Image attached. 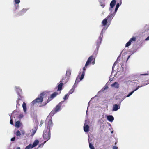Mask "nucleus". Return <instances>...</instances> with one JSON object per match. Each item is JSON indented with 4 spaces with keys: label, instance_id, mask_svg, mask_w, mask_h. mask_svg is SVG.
Wrapping results in <instances>:
<instances>
[{
    "label": "nucleus",
    "instance_id": "nucleus-7",
    "mask_svg": "<svg viewBox=\"0 0 149 149\" xmlns=\"http://www.w3.org/2000/svg\"><path fill=\"white\" fill-rule=\"evenodd\" d=\"M103 37V33L102 31L100 33V35L99 36L98 40H97V42L96 43V45L97 46H99V45L100 44L101 41L102 40V38Z\"/></svg>",
    "mask_w": 149,
    "mask_h": 149
},
{
    "label": "nucleus",
    "instance_id": "nucleus-41",
    "mask_svg": "<svg viewBox=\"0 0 149 149\" xmlns=\"http://www.w3.org/2000/svg\"><path fill=\"white\" fill-rule=\"evenodd\" d=\"M148 74H140V75H147Z\"/></svg>",
    "mask_w": 149,
    "mask_h": 149
},
{
    "label": "nucleus",
    "instance_id": "nucleus-5",
    "mask_svg": "<svg viewBox=\"0 0 149 149\" xmlns=\"http://www.w3.org/2000/svg\"><path fill=\"white\" fill-rule=\"evenodd\" d=\"M79 82V78L77 77L76 79L75 84L72 86V88L69 92V94H71L73 92L75 89V87L76 86V84Z\"/></svg>",
    "mask_w": 149,
    "mask_h": 149
},
{
    "label": "nucleus",
    "instance_id": "nucleus-3",
    "mask_svg": "<svg viewBox=\"0 0 149 149\" xmlns=\"http://www.w3.org/2000/svg\"><path fill=\"white\" fill-rule=\"evenodd\" d=\"M63 102V101L60 102L56 107L52 110L50 112L49 115L47 117H49L48 119H51L52 120V117L56 113L59 111L61 110V107L62 104Z\"/></svg>",
    "mask_w": 149,
    "mask_h": 149
},
{
    "label": "nucleus",
    "instance_id": "nucleus-39",
    "mask_svg": "<svg viewBox=\"0 0 149 149\" xmlns=\"http://www.w3.org/2000/svg\"><path fill=\"white\" fill-rule=\"evenodd\" d=\"M83 71L85 72V70H86L85 67H83Z\"/></svg>",
    "mask_w": 149,
    "mask_h": 149
},
{
    "label": "nucleus",
    "instance_id": "nucleus-32",
    "mask_svg": "<svg viewBox=\"0 0 149 149\" xmlns=\"http://www.w3.org/2000/svg\"><path fill=\"white\" fill-rule=\"evenodd\" d=\"M145 85H143V86H138L133 91H136L140 87H141Z\"/></svg>",
    "mask_w": 149,
    "mask_h": 149
},
{
    "label": "nucleus",
    "instance_id": "nucleus-43",
    "mask_svg": "<svg viewBox=\"0 0 149 149\" xmlns=\"http://www.w3.org/2000/svg\"><path fill=\"white\" fill-rule=\"evenodd\" d=\"M20 149V148L19 147H17V149Z\"/></svg>",
    "mask_w": 149,
    "mask_h": 149
},
{
    "label": "nucleus",
    "instance_id": "nucleus-19",
    "mask_svg": "<svg viewBox=\"0 0 149 149\" xmlns=\"http://www.w3.org/2000/svg\"><path fill=\"white\" fill-rule=\"evenodd\" d=\"M39 142V141L38 140H36L34 141L33 145H32V147H34L38 145Z\"/></svg>",
    "mask_w": 149,
    "mask_h": 149
},
{
    "label": "nucleus",
    "instance_id": "nucleus-11",
    "mask_svg": "<svg viewBox=\"0 0 149 149\" xmlns=\"http://www.w3.org/2000/svg\"><path fill=\"white\" fill-rule=\"evenodd\" d=\"M23 98V97L21 95H19V97L16 100V107H17L19 106H20V104H19V100H21V99Z\"/></svg>",
    "mask_w": 149,
    "mask_h": 149
},
{
    "label": "nucleus",
    "instance_id": "nucleus-36",
    "mask_svg": "<svg viewBox=\"0 0 149 149\" xmlns=\"http://www.w3.org/2000/svg\"><path fill=\"white\" fill-rule=\"evenodd\" d=\"M108 88V86H105V88H104V89H107Z\"/></svg>",
    "mask_w": 149,
    "mask_h": 149
},
{
    "label": "nucleus",
    "instance_id": "nucleus-46",
    "mask_svg": "<svg viewBox=\"0 0 149 149\" xmlns=\"http://www.w3.org/2000/svg\"><path fill=\"white\" fill-rule=\"evenodd\" d=\"M111 133H113V131H111Z\"/></svg>",
    "mask_w": 149,
    "mask_h": 149
},
{
    "label": "nucleus",
    "instance_id": "nucleus-30",
    "mask_svg": "<svg viewBox=\"0 0 149 149\" xmlns=\"http://www.w3.org/2000/svg\"><path fill=\"white\" fill-rule=\"evenodd\" d=\"M14 1L15 4H19L20 2V0H14Z\"/></svg>",
    "mask_w": 149,
    "mask_h": 149
},
{
    "label": "nucleus",
    "instance_id": "nucleus-4",
    "mask_svg": "<svg viewBox=\"0 0 149 149\" xmlns=\"http://www.w3.org/2000/svg\"><path fill=\"white\" fill-rule=\"evenodd\" d=\"M58 93L57 92H54L51 95L50 97H48V99L47 100L46 102L45 103L43 104L42 105L40 106V107L45 106L50 101L52 100L58 94Z\"/></svg>",
    "mask_w": 149,
    "mask_h": 149
},
{
    "label": "nucleus",
    "instance_id": "nucleus-18",
    "mask_svg": "<svg viewBox=\"0 0 149 149\" xmlns=\"http://www.w3.org/2000/svg\"><path fill=\"white\" fill-rule=\"evenodd\" d=\"M111 86L112 87H114L116 88H118L119 87V84L117 82H115L112 84L111 85Z\"/></svg>",
    "mask_w": 149,
    "mask_h": 149
},
{
    "label": "nucleus",
    "instance_id": "nucleus-44",
    "mask_svg": "<svg viewBox=\"0 0 149 149\" xmlns=\"http://www.w3.org/2000/svg\"><path fill=\"white\" fill-rule=\"evenodd\" d=\"M46 141H45L43 143H46Z\"/></svg>",
    "mask_w": 149,
    "mask_h": 149
},
{
    "label": "nucleus",
    "instance_id": "nucleus-17",
    "mask_svg": "<svg viewBox=\"0 0 149 149\" xmlns=\"http://www.w3.org/2000/svg\"><path fill=\"white\" fill-rule=\"evenodd\" d=\"M89 127L88 125H84V130L85 132H87L89 131Z\"/></svg>",
    "mask_w": 149,
    "mask_h": 149
},
{
    "label": "nucleus",
    "instance_id": "nucleus-26",
    "mask_svg": "<svg viewBox=\"0 0 149 149\" xmlns=\"http://www.w3.org/2000/svg\"><path fill=\"white\" fill-rule=\"evenodd\" d=\"M16 134L17 136H19L21 134L20 131L19 130H17L16 132Z\"/></svg>",
    "mask_w": 149,
    "mask_h": 149
},
{
    "label": "nucleus",
    "instance_id": "nucleus-50",
    "mask_svg": "<svg viewBox=\"0 0 149 149\" xmlns=\"http://www.w3.org/2000/svg\"><path fill=\"white\" fill-rule=\"evenodd\" d=\"M111 8H110V10H111Z\"/></svg>",
    "mask_w": 149,
    "mask_h": 149
},
{
    "label": "nucleus",
    "instance_id": "nucleus-13",
    "mask_svg": "<svg viewBox=\"0 0 149 149\" xmlns=\"http://www.w3.org/2000/svg\"><path fill=\"white\" fill-rule=\"evenodd\" d=\"M116 1V0H112L111 2L110 5L111 9H112L115 6Z\"/></svg>",
    "mask_w": 149,
    "mask_h": 149
},
{
    "label": "nucleus",
    "instance_id": "nucleus-20",
    "mask_svg": "<svg viewBox=\"0 0 149 149\" xmlns=\"http://www.w3.org/2000/svg\"><path fill=\"white\" fill-rule=\"evenodd\" d=\"M27 9H23L20 11L18 13V15L20 16L22 15L27 11Z\"/></svg>",
    "mask_w": 149,
    "mask_h": 149
},
{
    "label": "nucleus",
    "instance_id": "nucleus-31",
    "mask_svg": "<svg viewBox=\"0 0 149 149\" xmlns=\"http://www.w3.org/2000/svg\"><path fill=\"white\" fill-rule=\"evenodd\" d=\"M134 92V91H133L131 92L127 96V97H128L130 96L131 95H132V94Z\"/></svg>",
    "mask_w": 149,
    "mask_h": 149
},
{
    "label": "nucleus",
    "instance_id": "nucleus-12",
    "mask_svg": "<svg viewBox=\"0 0 149 149\" xmlns=\"http://www.w3.org/2000/svg\"><path fill=\"white\" fill-rule=\"evenodd\" d=\"M121 3H122L121 0H120L119 2L117 3L115 9V13H116V11H117L119 7L121 5Z\"/></svg>",
    "mask_w": 149,
    "mask_h": 149
},
{
    "label": "nucleus",
    "instance_id": "nucleus-23",
    "mask_svg": "<svg viewBox=\"0 0 149 149\" xmlns=\"http://www.w3.org/2000/svg\"><path fill=\"white\" fill-rule=\"evenodd\" d=\"M15 126L17 128H19L20 126V123L19 121H17L16 122Z\"/></svg>",
    "mask_w": 149,
    "mask_h": 149
},
{
    "label": "nucleus",
    "instance_id": "nucleus-10",
    "mask_svg": "<svg viewBox=\"0 0 149 149\" xmlns=\"http://www.w3.org/2000/svg\"><path fill=\"white\" fill-rule=\"evenodd\" d=\"M120 106L119 105L117 104H114L113 105V110L116 111L120 108Z\"/></svg>",
    "mask_w": 149,
    "mask_h": 149
},
{
    "label": "nucleus",
    "instance_id": "nucleus-34",
    "mask_svg": "<svg viewBox=\"0 0 149 149\" xmlns=\"http://www.w3.org/2000/svg\"><path fill=\"white\" fill-rule=\"evenodd\" d=\"M10 124H11L13 125V120L12 119H11L10 120Z\"/></svg>",
    "mask_w": 149,
    "mask_h": 149
},
{
    "label": "nucleus",
    "instance_id": "nucleus-37",
    "mask_svg": "<svg viewBox=\"0 0 149 149\" xmlns=\"http://www.w3.org/2000/svg\"><path fill=\"white\" fill-rule=\"evenodd\" d=\"M145 40H149V36L147 37L145 39Z\"/></svg>",
    "mask_w": 149,
    "mask_h": 149
},
{
    "label": "nucleus",
    "instance_id": "nucleus-15",
    "mask_svg": "<svg viewBox=\"0 0 149 149\" xmlns=\"http://www.w3.org/2000/svg\"><path fill=\"white\" fill-rule=\"evenodd\" d=\"M113 14H111L109 15L106 18L107 19L108 21H109V22H110L111 20L113 18V16H114L115 15L114 14L113 15V14Z\"/></svg>",
    "mask_w": 149,
    "mask_h": 149
},
{
    "label": "nucleus",
    "instance_id": "nucleus-28",
    "mask_svg": "<svg viewBox=\"0 0 149 149\" xmlns=\"http://www.w3.org/2000/svg\"><path fill=\"white\" fill-rule=\"evenodd\" d=\"M44 123V121L43 120H41L40 122V123L39 126L40 127H41L42 126V124H43Z\"/></svg>",
    "mask_w": 149,
    "mask_h": 149
},
{
    "label": "nucleus",
    "instance_id": "nucleus-42",
    "mask_svg": "<svg viewBox=\"0 0 149 149\" xmlns=\"http://www.w3.org/2000/svg\"><path fill=\"white\" fill-rule=\"evenodd\" d=\"M130 55L129 56H128L127 59V60H128V58H129V57H130Z\"/></svg>",
    "mask_w": 149,
    "mask_h": 149
},
{
    "label": "nucleus",
    "instance_id": "nucleus-27",
    "mask_svg": "<svg viewBox=\"0 0 149 149\" xmlns=\"http://www.w3.org/2000/svg\"><path fill=\"white\" fill-rule=\"evenodd\" d=\"M89 146L91 149H95L93 144L91 143H89Z\"/></svg>",
    "mask_w": 149,
    "mask_h": 149
},
{
    "label": "nucleus",
    "instance_id": "nucleus-21",
    "mask_svg": "<svg viewBox=\"0 0 149 149\" xmlns=\"http://www.w3.org/2000/svg\"><path fill=\"white\" fill-rule=\"evenodd\" d=\"M71 71L70 70H68L66 71V76L68 78H69L71 75Z\"/></svg>",
    "mask_w": 149,
    "mask_h": 149
},
{
    "label": "nucleus",
    "instance_id": "nucleus-16",
    "mask_svg": "<svg viewBox=\"0 0 149 149\" xmlns=\"http://www.w3.org/2000/svg\"><path fill=\"white\" fill-rule=\"evenodd\" d=\"M107 119L109 121L112 122L114 120V118L112 115L108 116L107 117Z\"/></svg>",
    "mask_w": 149,
    "mask_h": 149
},
{
    "label": "nucleus",
    "instance_id": "nucleus-14",
    "mask_svg": "<svg viewBox=\"0 0 149 149\" xmlns=\"http://www.w3.org/2000/svg\"><path fill=\"white\" fill-rule=\"evenodd\" d=\"M108 21L107 18H105L104 19L102 22V26H105L107 25Z\"/></svg>",
    "mask_w": 149,
    "mask_h": 149
},
{
    "label": "nucleus",
    "instance_id": "nucleus-33",
    "mask_svg": "<svg viewBox=\"0 0 149 149\" xmlns=\"http://www.w3.org/2000/svg\"><path fill=\"white\" fill-rule=\"evenodd\" d=\"M15 137H14L11 139V141H13L15 140Z\"/></svg>",
    "mask_w": 149,
    "mask_h": 149
},
{
    "label": "nucleus",
    "instance_id": "nucleus-25",
    "mask_svg": "<svg viewBox=\"0 0 149 149\" xmlns=\"http://www.w3.org/2000/svg\"><path fill=\"white\" fill-rule=\"evenodd\" d=\"M84 72H83L82 73V74L80 77L79 78L80 81L81 80L83 79V78H84Z\"/></svg>",
    "mask_w": 149,
    "mask_h": 149
},
{
    "label": "nucleus",
    "instance_id": "nucleus-48",
    "mask_svg": "<svg viewBox=\"0 0 149 149\" xmlns=\"http://www.w3.org/2000/svg\"><path fill=\"white\" fill-rule=\"evenodd\" d=\"M20 90L21 91H22V90L21 89H20Z\"/></svg>",
    "mask_w": 149,
    "mask_h": 149
},
{
    "label": "nucleus",
    "instance_id": "nucleus-38",
    "mask_svg": "<svg viewBox=\"0 0 149 149\" xmlns=\"http://www.w3.org/2000/svg\"><path fill=\"white\" fill-rule=\"evenodd\" d=\"M95 63V59H94V60H93V61L92 62V63L93 65V64H94Z\"/></svg>",
    "mask_w": 149,
    "mask_h": 149
},
{
    "label": "nucleus",
    "instance_id": "nucleus-1",
    "mask_svg": "<svg viewBox=\"0 0 149 149\" xmlns=\"http://www.w3.org/2000/svg\"><path fill=\"white\" fill-rule=\"evenodd\" d=\"M49 117H47L46 120L45 127L43 131V137L45 140L48 141L51 137L50 130L53 126V123L51 119H48Z\"/></svg>",
    "mask_w": 149,
    "mask_h": 149
},
{
    "label": "nucleus",
    "instance_id": "nucleus-35",
    "mask_svg": "<svg viewBox=\"0 0 149 149\" xmlns=\"http://www.w3.org/2000/svg\"><path fill=\"white\" fill-rule=\"evenodd\" d=\"M113 149H118V147L116 146H114L113 147Z\"/></svg>",
    "mask_w": 149,
    "mask_h": 149
},
{
    "label": "nucleus",
    "instance_id": "nucleus-40",
    "mask_svg": "<svg viewBox=\"0 0 149 149\" xmlns=\"http://www.w3.org/2000/svg\"><path fill=\"white\" fill-rule=\"evenodd\" d=\"M19 116H20V118H22L23 117V115H22V114H20V115H19Z\"/></svg>",
    "mask_w": 149,
    "mask_h": 149
},
{
    "label": "nucleus",
    "instance_id": "nucleus-8",
    "mask_svg": "<svg viewBox=\"0 0 149 149\" xmlns=\"http://www.w3.org/2000/svg\"><path fill=\"white\" fill-rule=\"evenodd\" d=\"M93 59V56H90L88 58L85 65V67H86L91 63Z\"/></svg>",
    "mask_w": 149,
    "mask_h": 149
},
{
    "label": "nucleus",
    "instance_id": "nucleus-9",
    "mask_svg": "<svg viewBox=\"0 0 149 149\" xmlns=\"http://www.w3.org/2000/svg\"><path fill=\"white\" fill-rule=\"evenodd\" d=\"M136 40V38L134 37H133L129 40V41L125 45L126 47H128L129 46L131 43V42L133 41H134Z\"/></svg>",
    "mask_w": 149,
    "mask_h": 149
},
{
    "label": "nucleus",
    "instance_id": "nucleus-6",
    "mask_svg": "<svg viewBox=\"0 0 149 149\" xmlns=\"http://www.w3.org/2000/svg\"><path fill=\"white\" fill-rule=\"evenodd\" d=\"M65 78H63L62 79V80L60 81V83L57 86L58 89L57 91H60L59 93L61 92V91L62 89V86H63V83L62 82L63 81V80L64 79H65Z\"/></svg>",
    "mask_w": 149,
    "mask_h": 149
},
{
    "label": "nucleus",
    "instance_id": "nucleus-29",
    "mask_svg": "<svg viewBox=\"0 0 149 149\" xmlns=\"http://www.w3.org/2000/svg\"><path fill=\"white\" fill-rule=\"evenodd\" d=\"M68 96H69V95H68V94H66L64 96V97L63 98V99L65 100H66L68 98Z\"/></svg>",
    "mask_w": 149,
    "mask_h": 149
},
{
    "label": "nucleus",
    "instance_id": "nucleus-49",
    "mask_svg": "<svg viewBox=\"0 0 149 149\" xmlns=\"http://www.w3.org/2000/svg\"><path fill=\"white\" fill-rule=\"evenodd\" d=\"M111 8H110V10H111Z\"/></svg>",
    "mask_w": 149,
    "mask_h": 149
},
{
    "label": "nucleus",
    "instance_id": "nucleus-47",
    "mask_svg": "<svg viewBox=\"0 0 149 149\" xmlns=\"http://www.w3.org/2000/svg\"><path fill=\"white\" fill-rule=\"evenodd\" d=\"M108 26H109V25H107V27H108Z\"/></svg>",
    "mask_w": 149,
    "mask_h": 149
},
{
    "label": "nucleus",
    "instance_id": "nucleus-45",
    "mask_svg": "<svg viewBox=\"0 0 149 149\" xmlns=\"http://www.w3.org/2000/svg\"><path fill=\"white\" fill-rule=\"evenodd\" d=\"M104 6H105L104 5H102V6H103V7H104Z\"/></svg>",
    "mask_w": 149,
    "mask_h": 149
},
{
    "label": "nucleus",
    "instance_id": "nucleus-22",
    "mask_svg": "<svg viewBox=\"0 0 149 149\" xmlns=\"http://www.w3.org/2000/svg\"><path fill=\"white\" fill-rule=\"evenodd\" d=\"M22 107L24 111V112H26V105L25 103L24 102L22 104Z\"/></svg>",
    "mask_w": 149,
    "mask_h": 149
},
{
    "label": "nucleus",
    "instance_id": "nucleus-24",
    "mask_svg": "<svg viewBox=\"0 0 149 149\" xmlns=\"http://www.w3.org/2000/svg\"><path fill=\"white\" fill-rule=\"evenodd\" d=\"M32 147V144H31L26 146L25 149H30V148H33V147Z\"/></svg>",
    "mask_w": 149,
    "mask_h": 149
},
{
    "label": "nucleus",
    "instance_id": "nucleus-2",
    "mask_svg": "<svg viewBox=\"0 0 149 149\" xmlns=\"http://www.w3.org/2000/svg\"><path fill=\"white\" fill-rule=\"evenodd\" d=\"M46 95V93L45 92H43L40 93L38 97L32 101L31 103V106L34 105L36 103H38L40 104V105L43 102V97H44Z\"/></svg>",
    "mask_w": 149,
    "mask_h": 149
}]
</instances>
